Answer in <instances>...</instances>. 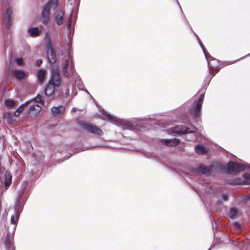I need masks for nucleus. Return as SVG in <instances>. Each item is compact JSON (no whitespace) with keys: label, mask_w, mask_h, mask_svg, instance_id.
I'll return each instance as SVG.
<instances>
[{"label":"nucleus","mask_w":250,"mask_h":250,"mask_svg":"<svg viewBox=\"0 0 250 250\" xmlns=\"http://www.w3.org/2000/svg\"><path fill=\"white\" fill-rule=\"evenodd\" d=\"M52 5H53L55 7H56L58 5L57 0H49L42 8L41 13V18L42 22L45 24H47L49 21L50 7Z\"/></svg>","instance_id":"f257e3e1"},{"label":"nucleus","mask_w":250,"mask_h":250,"mask_svg":"<svg viewBox=\"0 0 250 250\" xmlns=\"http://www.w3.org/2000/svg\"><path fill=\"white\" fill-rule=\"evenodd\" d=\"M227 168L228 172L229 174H236L246 168H248L250 170V166H245L243 164L232 161L228 163Z\"/></svg>","instance_id":"f03ea898"},{"label":"nucleus","mask_w":250,"mask_h":250,"mask_svg":"<svg viewBox=\"0 0 250 250\" xmlns=\"http://www.w3.org/2000/svg\"><path fill=\"white\" fill-rule=\"evenodd\" d=\"M75 71L74 69V63L70 51L68 52V59L66 60L63 68V74L66 77H69L74 74Z\"/></svg>","instance_id":"7ed1b4c3"},{"label":"nucleus","mask_w":250,"mask_h":250,"mask_svg":"<svg viewBox=\"0 0 250 250\" xmlns=\"http://www.w3.org/2000/svg\"><path fill=\"white\" fill-rule=\"evenodd\" d=\"M204 94H202L199 98L193 104L190 112L194 118H197L201 115L202 105L204 101Z\"/></svg>","instance_id":"20e7f679"},{"label":"nucleus","mask_w":250,"mask_h":250,"mask_svg":"<svg viewBox=\"0 0 250 250\" xmlns=\"http://www.w3.org/2000/svg\"><path fill=\"white\" fill-rule=\"evenodd\" d=\"M195 127L191 125L190 127L185 125H177L171 128V131L176 134H183L187 133H195L196 132Z\"/></svg>","instance_id":"39448f33"},{"label":"nucleus","mask_w":250,"mask_h":250,"mask_svg":"<svg viewBox=\"0 0 250 250\" xmlns=\"http://www.w3.org/2000/svg\"><path fill=\"white\" fill-rule=\"evenodd\" d=\"M49 82L53 83L54 85L59 87L61 83L62 80L60 76L58 68L54 67L52 68L51 71V76Z\"/></svg>","instance_id":"423d86ee"},{"label":"nucleus","mask_w":250,"mask_h":250,"mask_svg":"<svg viewBox=\"0 0 250 250\" xmlns=\"http://www.w3.org/2000/svg\"><path fill=\"white\" fill-rule=\"evenodd\" d=\"M81 125L84 129L89 133L99 135H102L103 134L101 129L94 125L86 123H82L81 124Z\"/></svg>","instance_id":"0eeeda50"},{"label":"nucleus","mask_w":250,"mask_h":250,"mask_svg":"<svg viewBox=\"0 0 250 250\" xmlns=\"http://www.w3.org/2000/svg\"><path fill=\"white\" fill-rule=\"evenodd\" d=\"M42 110V107L37 104H34L30 105L26 111V114L29 117H37Z\"/></svg>","instance_id":"6e6552de"},{"label":"nucleus","mask_w":250,"mask_h":250,"mask_svg":"<svg viewBox=\"0 0 250 250\" xmlns=\"http://www.w3.org/2000/svg\"><path fill=\"white\" fill-rule=\"evenodd\" d=\"M102 113L104 116L103 119L104 120H107L110 122L117 125H122V124L124 122L123 120L111 115L105 111H103Z\"/></svg>","instance_id":"1a4fd4ad"},{"label":"nucleus","mask_w":250,"mask_h":250,"mask_svg":"<svg viewBox=\"0 0 250 250\" xmlns=\"http://www.w3.org/2000/svg\"><path fill=\"white\" fill-rule=\"evenodd\" d=\"M64 13L60 9L56 10L54 14V21L58 25H62L63 22Z\"/></svg>","instance_id":"9d476101"},{"label":"nucleus","mask_w":250,"mask_h":250,"mask_svg":"<svg viewBox=\"0 0 250 250\" xmlns=\"http://www.w3.org/2000/svg\"><path fill=\"white\" fill-rule=\"evenodd\" d=\"M10 74L18 80H21L26 76V72L23 70L14 69L11 71Z\"/></svg>","instance_id":"9b49d317"},{"label":"nucleus","mask_w":250,"mask_h":250,"mask_svg":"<svg viewBox=\"0 0 250 250\" xmlns=\"http://www.w3.org/2000/svg\"><path fill=\"white\" fill-rule=\"evenodd\" d=\"M65 109V108L64 106H55L51 108V111L53 116L58 117L63 114Z\"/></svg>","instance_id":"f8f14e48"},{"label":"nucleus","mask_w":250,"mask_h":250,"mask_svg":"<svg viewBox=\"0 0 250 250\" xmlns=\"http://www.w3.org/2000/svg\"><path fill=\"white\" fill-rule=\"evenodd\" d=\"M161 143L165 145L168 146H178L180 144V140L177 139H162L161 140Z\"/></svg>","instance_id":"ddd939ff"},{"label":"nucleus","mask_w":250,"mask_h":250,"mask_svg":"<svg viewBox=\"0 0 250 250\" xmlns=\"http://www.w3.org/2000/svg\"><path fill=\"white\" fill-rule=\"evenodd\" d=\"M12 13V11L11 8L8 5L5 10V22L6 26L7 28H9L11 25V16Z\"/></svg>","instance_id":"4468645a"},{"label":"nucleus","mask_w":250,"mask_h":250,"mask_svg":"<svg viewBox=\"0 0 250 250\" xmlns=\"http://www.w3.org/2000/svg\"><path fill=\"white\" fill-rule=\"evenodd\" d=\"M56 87H57V86L54 85L53 83L48 81V83L44 90V92L46 95H52L54 93Z\"/></svg>","instance_id":"2eb2a0df"},{"label":"nucleus","mask_w":250,"mask_h":250,"mask_svg":"<svg viewBox=\"0 0 250 250\" xmlns=\"http://www.w3.org/2000/svg\"><path fill=\"white\" fill-rule=\"evenodd\" d=\"M12 238L10 237L9 233H8L5 237L4 246L8 250H14V247L11 243Z\"/></svg>","instance_id":"dca6fc26"},{"label":"nucleus","mask_w":250,"mask_h":250,"mask_svg":"<svg viewBox=\"0 0 250 250\" xmlns=\"http://www.w3.org/2000/svg\"><path fill=\"white\" fill-rule=\"evenodd\" d=\"M47 57L50 63L53 64L56 61V53L53 50L46 51Z\"/></svg>","instance_id":"f3484780"},{"label":"nucleus","mask_w":250,"mask_h":250,"mask_svg":"<svg viewBox=\"0 0 250 250\" xmlns=\"http://www.w3.org/2000/svg\"><path fill=\"white\" fill-rule=\"evenodd\" d=\"M195 150L196 153L203 154L207 152V148L202 145H197L195 147Z\"/></svg>","instance_id":"a211bd4d"},{"label":"nucleus","mask_w":250,"mask_h":250,"mask_svg":"<svg viewBox=\"0 0 250 250\" xmlns=\"http://www.w3.org/2000/svg\"><path fill=\"white\" fill-rule=\"evenodd\" d=\"M29 104H30V101H27L24 104H22L20 107H19L14 113L15 116L18 117L20 114L21 112L23 111L24 107Z\"/></svg>","instance_id":"6ab92c4d"},{"label":"nucleus","mask_w":250,"mask_h":250,"mask_svg":"<svg viewBox=\"0 0 250 250\" xmlns=\"http://www.w3.org/2000/svg\"><path fill=\"white\" fill-rule=\"evenodd\" d=\"M28 32L32 37H37L39 36L40 33L38 27H31L28 29Z\"/></svg>","instance_id":"aec40b11"},{"label":"nucleus","mask_w":250,"mask_h":250,"mask_svg":"<svg viewBox=\"0 0 250 250\" xmlns=\"http://www.w3.org/2000/svg\"><path fill=\"white\" fill-rule=\"evenodd\" d=\"M4 184L6 187H9L11 184L12 175L8 172H6L5 174Z\"/></svg>","instance_id":"412c9836"},{"label":"nucleus","mask_w":250,"mask_h":250,"mask_svg":"<svg viewBox=\"0 0 250 250\" xmlns=\"http://www.w3.org/2000/svg\"><path fill=\"white\" fill-rule=\"evenodd\" d=\"M46 73V71L42 69H40L37 73V77L38 79L41 82H43L44 79V76Z\"/></svg>","instance_id":"4be33fe9"},{"label":"nucleus","mask_w":250,"mask_h":250,"mask_svg":"<svg viewBox=\"0 0 250 250\" xmlns=\"http://www.w3.org/2000/svg\"><path fill=\"white\" fill-rule=\"evenodd\" d=\"M197 170L199 173L205 174L209 171V169L207 166L203 165H200L197 168Z\"/></svg>","instance_id":"5701e85b"},{"label":"nucleus","mask_w":250,"mask_h":250,"mask_svg":"<svg viewBox=\"0 0 250 250\" xmlns=\"http://www.w3.org/2000/svg\"><path fill=\"white\" fill-rule=\"evenodd\" d=\"M45 37L47 38L46 51L53 50L52 42L48 34L46 35Z\"/></svg>","instance_id":"b1692460"},{"label":"nucleus","mask_w":250,"mask_h":250,"mask_svg":"<svg viewBox=\"0 0 250 250\" xmlns=\"http://www.w3.org/2000/svg\"><path fill=\"white\" fill-rule=\"evenodd\" d=\"M29 101H30V103L33 102L40 103L42 104L43 103L42 97L39 94H38L35 98H32Z\"/></svg>","instance_id":"393cba45"},{"label":"nucleus","mask_w":250,"mask_h":250,"mask_svg":"<svg viewBox=\"0 0 250 250\" xmlns=\"http://www.w3.org/2000/svg\"><path fill=\"white\" fill-rule=\"evenodd\" d=\"M198 42H199V43L201 46V47H202V49H203V51L204 53V54H205V56L206 57V59L208 60V59H209V58H212V57L209 55V54L206 52V49L205 48V46H204L203 44L202 43V42H201V41L199 40V39L198 38Z\"/></svg>","instance_id":"a878e982"},{"label":"nucleus","mask_w":250,"mask_h":250,"mask_svg":"<svg viewBox=\"0 0 250 250\" xmlns=\"http://www.w3.org/2000/svg\"><path fill=\"white\" fill-rule=\"evenodd\" d=\"M237 213L238 211L237 208H232L230 209L229 215L230 217H231V218H233L237 215Z\"/></svg>","instance_id":"bb28decb"},{"label":"nucleus","mask_w":250,"mask_h":250,"mask_svg":"<svg viewBox=\"0 0 250 250\" xmlns=\"http://www.w3.org/2000/svg\"><path fill=\"white\" fill-rule=\"evenodd\" d=\"M19 215V213L17 211H16V217H15L14 215L11 216V219H10V222L12 224L15 225L17 223V222L18 221Z\"/></svg>","instance_id":"cd10ccee"},{"label":"nucleus","mask_w":250,"mask_h":250,"mask_svg":"<svg viewBox=\"0 0 250 250\" xmlns=\"http://www.w3.org/2000/svg\"><path fill=\"white\" fill-rule=\"evenodd\" d=\"M4 104L6 107H13L15 105V102L14 100H6L4 102Z\"/></svg>","instance_id":"c85d7f7f"},{"label":"nucleus","mask_w":250,"mask_h":250,"mask_svg":"<svg viewBox=\"0 0 250 250\" xmlns=\"http://www.w3.org/2000/svg\"><path fill=\"white\" fill-rule=\"evenodd\" d=\"M244 182L248 184H250V174L249 173H245L243 175Z\"/></svg>","instance_id":"c756f323"},{"label":"nucleus","mask_w":250,"mask_h":250,"mask_svg":"<svg viewBox=\"0 0 250 250\" xmlns=\"http://www.w3.org/2000/svg\"><path fill=\"white\" fill-rule=\"evenodd\" d=\"M15 62L18 66H21L24 63L23 60L22 58H16Z\"/></svg>","instance_id":"7c9ffc66"},{"label":"nucleus","mask_w":250,"mask_h":250,"mask_svg":"<svg viewBox=\"0 0 250 250\" xmlns=\"http://www.w3.org/2000/svg\"><path fill=\"white\" fill-rule=\"evenodd\" d=\"M72 11L71 12L70 15H69V17L67 21V22H66V26H67V28L68 29H70V27H71V18H72Z\"/></svg>","instance_id":"2f4dec72"},{"label":"nucleus","mask_w":250,"mask_h":250,"mask_svg":"<svg viewBox=\"0 0 250 250\" xmlns=\"http://www.w3.org/2000/svg\"><path fill=\"white\" fill-rule=\"evenodd\" d=\"M206 186V188L204 189L205 192L213 193V192L211 191V186L207 184Z\"/></svg>","instance_id":"473e14b6"},{"label":"nucleus","mask_w":250,"mask_h":250,"mask_svg":"<svg viewBox=\"0 0 250 250\" xmlns=\"http://www.w3.org/2000/svg\"><path fill=\"white\" fill-rule=\"evenodd\" d=\"M234 226L238 230H240L242 229V227L238 222H235Z\"/></svg>","instance_id":"72a5a7b5"},{"label":"nucleus","mask_w":250,"mask_h":250,"mask_svg":"<svg viewBox=\"0 0 250 250\" xmlns=\"http://www.w3.org/2000/svg\"><path fill=\"white\" fill-rule=\"evenodd\" d=\"M42 61L41 59L38 60L36 61V63L38 66H40L42 64Z\"/></svg>","instance_id":"f704fd0d"},{"label":"nucleus","mask_w":250,"mask_h":250,"mask_svg":"<svg viewBox=\"0 0 250 250\" xmlns=\"http://www.w3.org/2000/svg\"><path fill=\"white\" fill-rule=\"evenodd\" d=\"M222 196L224 201H226L227 200V195L226 194H223Z\"/></svg>","instance_id":"c9c22d12"},{"label":"nucleus","mask_w":250,"mask_h":250,"mask_svg":"<svg viewBox=\"0 0 250 250\" xmlns=\"http://www.w3.org/2000/svg\"><path fill=\"white\" fill-rule=\"evenodd\" d=\"M125 124V127H127L128 125H129V123H124Z\"/></svg>","instance_id":"e433bc0d"},{"label":"nucleus","mask_w":250,"mask_h":250,"mask_svg":"<svg viewBox=\"0 0 250 250\" xmlns=\"http://www.w3.org/2000/svg\"><path fill=\"white\" fill-rule=\"evenodd\" d=\"M247 200H250V195H248V199H247Z\"/></svg>","instance_id":"4c0bfd02"},{"label":"nucleus","mask_w":250,"mask_h":250,"mask_svg":"<svg viewBox=\"0 0 250 250\" xmlns=\"http://www.w3.org/2000/svg\"><path fill=\"white\" fill-rule=\"evenodd\" d=\"M72 111H76V109L75 108H72Z\"/></svg>","instance_id":"58836bf2"},{"label":"nucleus","mask_w":250,"mask_h":250,"mask_svg":"<svg viewBox=\"0 0 250 250\" xmlns=\"http://www.w3.org/2000/svg\"><path fill=\"white\" fill-rule=\"evenodd\" d=\"M8 113H7V114H5L4 115V118H6V115H8Z\"/></svg>","instance_id":"ea45409f"},{"label":"nucleus","mask_w":250,"mask_h":250,"mask_svg":"<svg viewBox=\"0 0 250 250\" xmlns=\"http://www.w3.org/2000/svg\"><path fill=\"white\" fill-rule=\"evenodd\" d=\"M60 53H61L62 54H63V51L62 50H61L60 52Z\"/></svg>","instance_id":"a19ab883"},{"label":"nucleus","mask_w":250,"mask_h":250,"mask_svg":"<svg viewBox=\"0 0 250 250\" xmlns=\"http://www.w3.org/2000/svg\"><path fill=\"white\" fill-rule=\"evenodd\" d=\"M7 4H8V0H5Z\"/></svg>","instance_id":"79ce46f5"},{"label":"nucleus","mask_w":250,"mask_h":250,"mask_svg":"<svg viewBox=\"0 0 250 250\" xmlns=\"http://www.w3.org/2000/svg\"><path fill=\"white\" fill-rule=\"evenodd\" d=\"M208 67L210 68V67H209V62H208Z\"/></svg>","instance_id":"37998d69"},{"label":"nucleus","mask_w":250,"mask_h":250,"mask_svg":"<svg viewBox=\"0 0 250 250\" xmlns=\"http://www.w3.org/2000/svg\"><path fill=\"white\" fill-rule=\"evenodd\" d=\"M217 203H221V201H217Z\"/></svg>","instance_id":"c03bdc74"},{"label":"nucleus","mask_w":250,"mask_h":250,"mask_svg":"<svg viewBox=\"0 0 250 250\" xmlns=\"http://www.w3.org/2000/svg\"><path fill=\"white\" fill-rule=\"evenodd\" d=\"M200 190H201V192H203V189H200Z\"/></svg>","instance_id":"a18cd8bd"},{"label":"nucleus","mask_w":250,"mask_h":250,"mask_svg":"<svg viewBox=\"0 0 250 250\" xmlns=\"http://www.w3.org/2000/svg\"><path fill=\"white\" fill-rule=\"evenodd\" d=\"M250 54H248L247 56H250Z\"/></svg>","instance_id":"49530a36"}]
</instances>
